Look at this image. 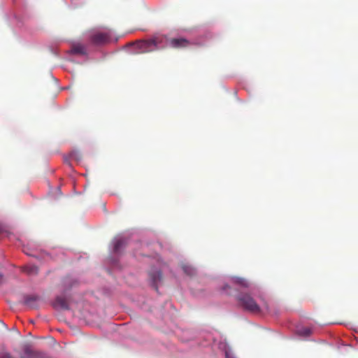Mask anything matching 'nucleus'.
Segmentation results:
<instances>
[{
    "label": "nucleus",
    "instance_id": "7ed1b4c3",
    "mask_svg": "<svg viewBox=\"0 0 358 358\" xmlns=\"http://www.w3.org/2000/svg\"><path fill=\"white\" fill-rule=\"evenodd\" d=\"M150 281L152 286L157 292L158 287L162 282V273L159 270L152 269L149 272Z\"/></svg>",
    "mask_w": 358,
    "mask_h": 358
},
{
    "label": "nucleus",
    "instance_id": "9b49d317",
    "mask_svg": "<svg viewBox=\"0 0 358 358\" xmlns=\"http://www.w3.org/2000/svg\"><path fill=\"white\" fill-rule=\"evenodd\" d=\"M23 271L29 275H35L38 272V268L35 265H27L23 268Z\"/></svg>",
    "mask_w": 358,
    "mask_h": 358
},
{
    "label": "nucleus",
    "instance_id": "39448f33",
    "mask_svg": "<svg viewBox=\"0 0 358 358\" xmlns=\"http://www.w3.org/2000/svg\"><path fill=\"white\" fill-rule=\"evenodd\" d=\"M127 244V239L121 236H117L113 240V252L119 253Z\"/></svg>",
    "mask_w": 358,
    "mask_h": 358
},
{
    "label": "nucleus",
    "instance_id": "4468645a",
    "mask_svg": "<svg viewBox=\"0 0 358 358\" xmlns=\"http://www.w3.org/2000/svg\"><path fill=\"white\" fill-rule=\"evenodd\" d=\"M299 335L303 336H308L311 334V329L308 327H303L298 330Z\"/></svg>",
    "mask_w": 358,
    "mask_h": 358
},
{
    "label": "nucleus",
    "instance_id": "f3484780",
    "mask_svg": "<svg viewBox=\"0 0 358 358\" xmlns=\"http://www.w3.org/2000/svg\"><path fill=\"white\" fill-rule=\"evenodd\" d=\"M225 357L226 358H234L233 354L229 351L225 352Z\"/></svg>",
    "mask_w": 358,
    "mask_h": 358
},
{
    "label": "nucleus",
    "instance_id": "9d476101",
    "mask_svg": "<svg viewBox=\"0 0 358 358\" xmlns=\"http://www.w3.org/2000/svg\"><path fill=\"white\" fill-rule=\"evenodd\" d=\"M231 283L238 285L241 287H248L250 283L248 280L243 278L234 276L231 278Z\"/></svg>",
    "mask_w": 358,
    "mask_h": 358
},
{
    "label": "nucleus",
    "instance_id": "0eeeda50",
    "mask_svg": "<svg viewBox=\"0 0 358 358\" xmlns=\"http://www.w3.org/2000/svg\"><path fill=\"white\" fill-rule=\"evenodd\" d=\"M53 306L55 308H61L63 310H69V300L65 296H57L53 303Z\"/></svg>",
    "mask_w": 358,
    "mask_h": 358
},
{
    "label": "nucleus",
    "instance_id": "f8f14e48",
    "mask_svg": "<svg viewBox=\"0 0 358 358\" xmlns=\"http://www.w3.org/2000/svg\"><path fill=\"white\" fill-rule=\"evenodd\" d=\"M71 52L78 55H85L86 53L85 48L82 44L73 45L71 48Z\"/></svg>",
    "mask_w": 358,
    "mask_h": 358
},
{
    "label": "nucleus",
    "instance_id": "2eb2a0df",
    "mask_svg": "<svg viewBox=\"0 0 358 358\" xmlns=\"http://www.w3.org/2000/svg\"><path fill=\"white\" fill-rule=\"evenodd\" d=\"M0 358H13L12 355L4 350L0 351Z\"/></svg>",
    "mask_w": 358,
    "mask_h": 358
},
{
    "label": "nucleus",
    "instance_id": "423d86ee",
    "mask_svg": "<svg viewBox=\"0 0 358 358\" xmlns=\"http://www.w3.org/2000/svg\"><path fill=\"white\" fill-rule=\"evenodd\" d=\"M39 296L36 295H26L24 297V304L29 308L35 309L39 306Z\"/></svg>",
    "mask_w": 358,
    "mask_h": 358
},
{
    "label": "nucleus",
    "instance_id": "20e7f679",
    "mask_svg": "<svg viewBox=\"0 0 358 358\" xmlns=\"http://www.w3.org/2000/svg\"><path fill=\"white\" fill-rule=\"evenodd\" d=\"M110 38L108 32H97L91 36V41L93 43L99 45L108 43Z\"/></svg>",
    "mask_w": 358,
    "mask_h": 358
},
{
    "label": "nucleus",
    "instance_id": "6ab92c4d",
    "mask_svg": "<svg viewBox=\"0 0 358 358\" xmlns=\"http://www.w3.org/2000/svg\"><path fill=\"white\" fill-rule=\"evenodd\" d=\"M3 231V227L0 226V234L2 233Z\"/></svg>",
    "mask_w": 358,
    "mask_h": 358
},
{
    "label": "nucleus",
    "instance_id": "6e6552de",
    "mask_svg": "<svg viewBox=\"0 0 358 358\" xmlns=\"http://www.w3.org/2000/svg\"><path fill=\"white\" fill-rule=\"evenodd\" d=\"M170 45L174 48H182L187 47L190 43L184 38H171L170 40Z\"/></svg>",
    "mask_w": 358,
    "mask_h": 358
},
{
    "label": "nucleus",
    "instance_id": "a211bd4d",
    "mask_svg": "<svg viewBox=\"0 0 358 358\" xmlns=\"http://www.w3.org/2000/svg\"><path fill=\"white\" fill-rule=\"evenodd\" d=\"M229 288H230V287H229L228 285H225L223 287V289H224V291H227V289H229Z\"/></svg>",
    "mask_w": 358,
    "mask_h": 358
},
{
    "label": "nucleus",
    "instance_id": "f257e3e1",
    "mask_svg": "<svg viewBox=\"0 0 358 358\" xmlns=\"http://www.w3.org/2000/svg\"><path fill=\"white\" fill-rule=\"evenodd\" d=\"M236 299L238 305L244 310L254 313H260V306L249 294H241L237 296Z\"/></svg>",
    "mask_w": 358,
    "mask_h": 358
},
{
    "label": "nucleus",
    "instance_id": "1a4fd4ad",
    "mask_svg": "<svg viewBox=\"0 0 358 358\" xmlns=\"http://www.w3.org/2000/svg\"><path fill=\"white\" fill-rule=\"evenodd\" d=\"M41 352L33 350L29 346L24 348V353L21 358H40Z\"/></svg>",
    "mask_w": 358,
    "mask_h": 358
},
{
    "label": "nucleus",
    "instance_id": "f03ea898",
    "mask_svg": "<svg viewBox=\"0 0 358 358\" xmlns=\"http://www.w3.org/2000/svg\"><path fill=\"white\" fill-rule=\"evenodd\" d=\"M141 49L140 52H151L157 49L155 40L137 41H136V50Z\"/></svg>",
    "mask_w": 358,
    "mask_h": 358
},
{
    "label": "nucleus",
    "instance_id": "ddd939ff",
    "mask_svg": "<svg viewBox=\"0 0 358 358\" xmlns=\"http://www.w3.org/2000/svg\"><path fill=\"white\" fill-rule=\"evenodd\" d=\"M182 268L184 273H186L187 275L193 276L196 273L195 269L189 265L183 264L182 266Z\"/></svg>",
    "mask_w": 358,
    "mask_h": 358
},
{
    "label": "nucleus",
    "instance_id": "dca6fc26",
    "mask_svg": "<svg viewBox=\"0 0 358 358\" xmlns=\"http://www.w3.org/2000/svg\"><path fill=\"white\" fill-rule=\"evenodd\" d=\"M71 157L77 161L80 160L81 157L77 152H73L71 154Z\"/></svg>",
    "mask_w": 358,
    "mask_h": 358
}]
</instances>
